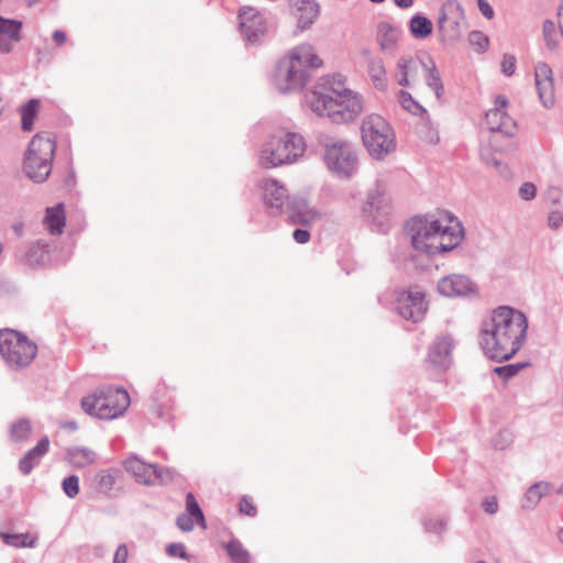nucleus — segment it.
I'll return each instance as SVG.
<instances>
[{"label":"nucleus","mask_w":563,"mask_h":563,"mask_svg":"<svg viewBox=\"0 0 563 563\" xmlns=\"http://www.w3.org/2000/svg\"><path fill=\"white\" fill-rule=\"evenodd\" d=\"M528 331L525 313L509 306H499L482 322L478 343L488 358L508 361L522 347Z\"/></svg>","instance_id":"1"},{"label":"nucleus","mask_w":563,"mask_h":563,"mask_svg":"<svg viewBox=\"0 0 563 563\" xmlns=\"http://www.w3.org/2000/svg\"><path fill=\"white\" fill-rule=\"evenodd\" d=\"M306 101L317 115L335 123L350 122L364 110L362 95L350 89L340 74L320 78L307 93Z\"/></svg>","instance_id":"2"},{"label":"nucleus","mask_w":563,"mask_h":563,"mask_svg":"<svg viewBox=\"0 0 563 563\" xmlns=\"http://www.w3.org/2000/svg\"><path fill=\"white\" fill-rule=\"evenodd\" d=\"M407 232L413 249L428 255L450 252L464 239L462 223L450 212L415 217L408 221Z\"/></svg>","instance_id":"3"},{"label":"nucleus","mask_w":563,"mask_h":563,"mask_svg":"<svg viewBox=\"0 0 563 563\" xmlns=\"http://www.w3.org/2000/svg\"><path fill=\"white\" fill-rule=\"evenodd\" d=\"M322 65L323 60L318 55L316 46L302 42L288 49L278 60L274 85L282 93L300 91L310 81L313 70Z\"/></svg>","instance_id":"4"},{"label":"nucleus","mask_w":563,"mask_h":563,"mask_svg":"<svg viewBox=\"0 0 563 563\" xmlns=\"http://www.w3.org/2000/svg\"><path fill=\"white\" fill-rule=\"evenodd\" d=\"M361 139L371 157L384 161L396 152L397 139L393 126L377 113L367 114L361 123Z\"/></svg>","instance_id":"5"},{"label":"nucleus","mask_w":563,"mask_h":563,"mask_svg":"<svg viewBox=\"0 0 563 563\" xmlns=\"http://www.w3.org/2000/svg\"><path fill=\"white\" fill-rule=\"evenodd\" d=\"M306 151V143L297 133H285L271 136L262 146L258 164L264 168H275L292 164Z\"/></svg>","instance_id":"6"},{"label":"nucleus","mask_w":563,"mask_h":563,"mask_svg":"<svg viewBox=\"0 0 563 563\" xmlns=\"http://www.w3.org/2000/svg\"><path fill=\"white\" fill-rule=\"evenodd\" d=\"M130 405V397L122 388L104 387L81 400V407L90 416L103 420L121 416Z\"/></svg>","instance_id":"7"},{"label":"nucleus","mask_w":563,"mask_h":563,"mask_svg":"<svg viewBox=\"0 0 563 563\" xmlns=\"http://www.w3.org/2000/svg\"><path fill=\"white\" fill-rule=\"evenodd\" d=\"M55 140L48 134H36L30 142L24 158V170L30 179L43 183L52 172Z\"/></svg>","instance_id":"8"},{"label":"nucleus","mask_w":563,"mask_h":563,"mask_svg":"<svg viewBox=\"0 0 563 563\" xmlns=\"http://www.w3.org/2000/svg\"><path fill=\"white\" fill-rule=\"evenodd\" d=\"M36 352V344L24 334L10 329L0 331V354L10 367L27 366Z\"/></svg>","instance_id":"9"},{"label":"nucleus","mask_w":563,"mask_h":563,"mask_svg":"<svg viewBox=\"0 0 563 563\" xmlns=\"http://www.w3.org/2000/svg\"><path fill=\"white\" fill-rule=\"evenodd\" d=\"M324 163L331 173L342 178L351 177L357 169L355 150L351 143L343 140L325 144Z\"/></svg>","instance_id":"10"},{"label":"nucleus","mask_w":563,"mask_h":563,"mask_svg":"<svg viewBox=\"0 0 563 563\" xmlns=\"http://www.w3.org/2000/svg\"><path fill=\"white\" fill-rule=\"evenodd\" d=\"M437 24L443 42H457L462 37L465 24V14L461 3L456 0L444 1L439 9Z\"/></svg>","instance_id":"11"},{"label":"nucleus","mask_w":563,"mask_h":563,"mask_svg":"<svg viewBox=\"0 0 563 563\" xmlns=\"http://www.w3.org/2000/svg\"><path fill=\"white\" fill-rule=\"evenodd\" d=\"M124 467L137 483L144 485L167 484L175 477V472L172 468L145 463L136 456L129 457L124 462Z\"/></svg>","instance_id":"12"},{"label":"nucleus","mask_w":563,"mask_h":563,"mask_svg":"<svg viewBox=\"0 0 563 563\" xmlns=\"http://www.w3.org/2000/svg\"><path fill=\"white\" fill-rule=\"evenodd\" d=\"M394 309L401 318L416 323L424 318L428 302L423 292L418 289H409L397 294Z\"/></svg>","instance_id":"13"},{"label":"nucleus","mask_w":563,"mask_h":563,"mask_svg":"<svg viewBox=\"0 0 563 563\" xmlns=\"http://www.w3.org/2000/svg\"><path fill=\"white\" fill-rule=\"evenodd\" d=\"M508 104V99L503 95H498L495 98L494 108L486 112V123L493 132L496 131L514 136L517 132V124L507 113Z\"/></svg>","instance_id":"14"},{"label":"nucleus","mask_w":563,"mask_h":563,"mask_svg":"<svg viewBox=\"0 0 563 563\" xmlns=\"http://www.w3.org/2000/svg\"><path fill=\"white\" fill-rule=\"evenodd\" d=\"M426 64L427 62L418 56H401L395 64L393 78L401 87L413 88Z\"/></svg>","instance_id":"15"},{"label":"nucleus","mask_w":563,"mask_h":563,"mask_svg":"<svg viewBox=\"0 0 563 563\" xmlns=\"http://www.w3.org/2000/svg\"><path fill=\"white\" fill-rule=\"evenodd\" d=\"M289 9L299 33L310 30L321 14V5L317 0H289Z\"/></svg>","instance_id":"16"},{"label":"nucleus","mask_w":563,"mask_h":563,"mask_svg":"<svg viewBox=\"0 0 563 563\" xmlns=\"http://www.w3.org/2000/svg\"><path fill=\"white\" fill-rule=\"evenodd\" d=\"M534 82L539 99L547 109L555 104V89L553 71L547 63H538L534 66Z\"/></svg>","instance_id":"17"},{"label":"nucleus","mask_w":563,"mask_h":563,"mask_svg":"<svg viewBox=\"0 0 563 563\" xmlns=\"http://www.w3.org/2000/svg\"><path fill=\"white\" fill-rule=\"evenodd\" d=\"M240 29L247 41H254L266 31V20L257 9L243 7L239 12Z\"/></svg>","instance_id":"18"},{"label":"nucleus","mask_w":563,"mask_h":563,"mask_svg":"<svg viewBox=\"0 0 563 563\" xmlns=\"http://www.w3.org/2000/svg\"><path fill=\"white\" fill-rule=\"evenodd\" d=\"M258 187L264 205L274 211H280L288 200V190L286 187L274 178L261 180Z\"/></svg>","instance_id":"19"},{"label":"nucleus","mask_w":563,"mask_h":563,"mask_svg":"<svg viewBox=\"0 0 563 563\" xmlns=\"http://www.w3.org/2000/svg\"><path fill=\"white\" fill-rule=\"evenodd\" d=\"M454 341L451 335H439L430 346L428 362L435 367L446 368L451 364V353Z\"/></svg>","instance_id":"20"},{"label":"nucleus","mask_w":563,"mask_h":563,"mask_svg":"<svg viewBox=\"0 0 563 563\" xmlns=\"http://www.w3.org/2000/svg\"><path fill=\"white\" fill-rule=\"evenodd\" d=\"M23 23L13 19L0 16V53L9 54L21 41V30Z\"/></svg>","instance_id":"21"},{"label":"nucleus","mask_w":563,"mask_h":563,"mask_svg":"<svg viewBox=\"0 0 563 563\" xmlns=\"http://www.w3.org/2000/svg\"><path fill=\"white\" fill-rule=\"evenodd\" d=\"M400 35L401 32L398 27L387 22L379 23L376 32V42L379 49L385 54L394 56L398 51Z\"/></svg>","instance_id":"22"},{"label":"nucleus","mask_w":563,"mask_h":563,"mask_svg":"<svg viewBox=\"0 0 563 563\" xmlns=\"http://www.w3.org/2000/svg\"><path fill=\"white\" fill-rule=\"evenodd\" d=\"M388 197L386 186L382 183H376L375 186L368 191L366 202L363 211L368 216H376L384 211L388 206Z\"/></svg>","instance_id":"23"},{"label":"nucleus","mask_w":563,"mask_h":563,"mask_svg":"<svg viewBox=\"0 0 563 563\" xmlns=\"http://www.w3.org/2000/svg\"><path fill=\"white\" fill-rule=\"evenodd\" d=\"M49 440L47 437L42 438L37 444L29 450L19 462V468L24 475H29L32 470L40 463L42 457L48 452Z\"/></svg>","instance_id":"24"},{"label":"nucleus","mask_w":563,"mask_h":563,"mask_svg":"<svg viewBox=\"0 0 563 563\" xmlns=\"http://www.w3.org/2000/svg\"><path fill=\"white\" fill-rule=\"evenodd\" d=\"M23 261L33 268L46 265L49 262L48 244L42 240L32 243L25 251Z\"/></svg>","instance_id":"25"},{"label":"nucleus","mask_w":563,"mask_h":563,"mask_svg":"<svg viewBox=\"0 0 563 563\" xmlns=\"http://www.w3.org/2000/svg\"><path fill=\"white\" fill-rule=\"evenodd\" d=\"M66 222L65 209L63 203L46 209L44 217L45 229L53 235L63 233Z\"/></svg>","instance_id":"26"},{"label":"nucleus","mask_w":563,"mask_h":563,"mask_svg":"<svg viewBox=\"0 0 563 563\" xmlns=\"http://www.w3.org/2000/svg\"><path fill=\"white\" fill-rule=\"evenodd\" d=\"M437 289L448 298H474L478 295L476 284H437Z\"/></svg>","instance_id":"27"},{"label":"nucleus","mask_w":563,"mask_h":563,"mask_svg":"<svg viewBox=\"0 0 563 563\" xmlns=\"http://www.w3.org/2000/svg\"><path fill=\"white\" fill-rule=\"evenodd\" d=\"M367 74L377 90H385L388 85L387 71L384 60L378 56H372L367 60Z\"/></svg>","instance_id":"28"},{"label":"nucleus","mask_w":563,"mask_h":563,"mask_svg":"<svg viewBox=\"0 0 563 563\" xmlns=\"http://www.w3.org/2000/svg\"><path fill=\"white\" fill-rule=\"evenodd\" d=\"M68 462L76 468H82L91 465L96 461V453L84 446H75L67 450Z\"/></svg>","instance_id":"29"},{"label":"nucleus","mask_w":563,"mask_h":563,"mask_svg":"<svg viewBox=\"0 0 563 563\" xmlns=\"http://www.w3.org/2000/svg\"><path fill=\"white\" fill-rule=\"evenodd\" d=\"M422 73L428 87H430L434 91L437 99L441 100L444 93V87L440 73L432 58H428L426 68H423Z\"/></svg>","instance_id":"30"},{"label":"nucleus","mask_w":563,"mask_h":563,"mask_svg":"<svg viewBox=\"0 0 563 563\" xmlns=\"http://www.w3.org/2000/svg\"><path fill=\"white\" fill-rule=\"evenodd\" d=\"M551 484L547 482H539L530 486L522 499V508L534 509L542 497L549 494Z\"/></svg>","instance_id":"31"},{"label":"nucleus","mask_w":563,"mask_h":563,"mask_svg":"<svg viewBox=\"0 0 563 563\" xmlns=\"http://www.w3.org/2000/svg\"><path fill=\"white\" fill-rule=\"evenodd\" d=\"M409 30L415 38H426L433 30V24L428 18L416 14L409 21Z\"/></svg>","instance_id":"32"},{"label":"nucleus","mask_w":563,"mask_h":563,"mask_svg":"<svg viewBox=\"0 0 563 563\" xmlns=\"http://www.w3.org/2000/svg\"><path fill=\"white\" fill-rule=\"evenodd\" d=\"M224 548L232 563H251V556L242 543L238 540H231Z\"/></svg>","instance_id":"33"},{"label":"nucleus","mask_w":563,"mask_h":563,"mask_svg":"<svg viewBox=\"0 0 563 563\" xmlns=\"http://www.w3.org/2000/svg\"><path fill=\"white\" fill-rule=\"evenodd\" d=\"M40 102L37 99H31L27 103L21 107L22 129L31 131L33 129L34 119L37 114Z\"/></svg>","instance_id":"34"},{"label":"nucleus","mask_w":563,"mask_h":563,"mask_svg":"<svg viewBox=\"0 0 563 563\" xmlns=\"http://www.w3.org/2000/svg\"><path fill=\"white\" fill-rule=\"evenodd\" d=\"M3 542L11 547H34L35 539L31 538L30 534H15V533H1L0 534Z\"/></svg>","instance_id":"35"},{"label":"nucleus","mask_w":563,"mask_h":563,"mask_svg":"<svg viewBox=\"0 0 563 563\" xmlns=\"http://www.w3.org/2000/svg\"><path fill=\"white\" fill-rule=\"evenodd\" d=\"M543 38L550 51H555L559 46L556 25L552 20H545L542 27Z\"/></svg>","instance_id":"36"},{"label":"nucleus","mask_w":563,"mask_h":563,"mask_svg":"<svg viewBox=\"0 0 563 563\" xmlns=\"http://www.w3.org/2000/svg\"><path fill=\"white\" fill-rule=\"evenodd\" d=\"M32 427L27 419H20L11 426V439L14 441H22L29 438Z\"/></svg>","instance_id":"37"},{"label":"nucleus","mask_w":563,"mask_h":563,"mask_svg":"<svg viewBox=\"0 0 563 563\" xmlns=\"http://www.w3.org/2000/svg\"><path fill=\"white\" fill-rule=\"evenodd\" d=\"M186 509L188 516L194 517L199 526L206 528L205 516L192 493H188L186 496Z\"/></svg>","instance_id":"38"},{"label":"nucleus","mask_w":563,"mask_h":563,"mask_svg":"<svg viewBox=\"0 0 563 563\" xmlns=\"http://www.w3.org/2000/svg\"><path fill=\"white\" fill-rule=\"evenodd\" d=\"M398 102L405 110L412 114H421L426 111L409 92L404 90L398 93Z\"/></svg>","instance_id":"39"},{"label":"nucleus","mask_w":563,"mask_h":563,"mask_svg":"<svg viewBox=\"0 0 563 563\" xmlns=\"http://www.w3.org/2000/svg\"><path fill=\"white\" fill-rule=\"evenodd\" d=\"M97 483L101 493H109L115 484V474L111 471H101L97 475Z\"/></svg>","instance_id":"40"},{"label":"nucleus","mask_w":563,"mask_h":563,"mask_svg":"<svg viewBox=\"0 0 563 563\" xmlns=\"http://www.w3.org/2000/svg\"><path fill=\"white\" fill-rule=\"evenodd\" d=\"M62 487L67 497L75 498L79 494V477L77 475L65 477Z\"/></svg>","instance_id":"41"},{"label":"nucleus","mask_w":563,"mask_h":563,"mask_svg":"<svg viewBox=\"0 0 563 563\" xmlns=\"http://www.w3.org/2000/svg\"><path fill=\"white\" fill-rule=\"evenodd\" d=\"M468 43L476 49L484 52L488 47V37L481 31H472L468 34Z\"/></svg>","instance_id":"42"},{"label":"nucleus","mask_w":563,"mask_h":563,"mask_svg":"<svg viewBox=\"0 0 563 563\" xmlns=\"http://www.w3.org/2000/svg\"><path fill=\"white\" fill-rule=\"evenodd\" d=\"M317 218V213L312 210H303V211H297L292 210L291 219L294 222L302 224V225H309L311 224Z\"/></svg>","instance_id":"43"},{"label":"nucleus","mask_w":563,"mask_h":563,"mask_svg":"<svg viewBox=\"0 0 563 563\" xmlns=\"http://www.w3.org/2000/svg\"><path fill=\"white\" fill-rule=\"evenodd\" d=\"M523 367V364H509L496 367L494 372L504 379H509L517 375L519 371Z\"/></svg>","instance_id":"44"},{"label":"nucleus","mask_w":563,"mask_h":563,"mask_svg":"<svg viewBox=\"0 0 563 563\" xmlns=\"http://www.w3.org/2000/svg\"><path fill=\"white\" fill-rule=\"evenodd\" d=\"M481 157L483 158V161L487 164V165H494V167L496 168V170L503 176V177H507L509 176L510 172H509V168L506 164H504L503 162L496 159V158H490L488 155H486V152L485 150H482L481 151Z\"/></svg>","instance_id":"45"},{"label":"nucleus","mask_w":563,"mask_h":563,"mask_svg":"<svg viewBox=\"0 0 563 563\" xmlns=\"http://www.w3.org/2000/svg\"><path fill=\"white\" fill-rule=\"evenodd\" d=\"M519 195L523 200H532L537 195V187L534 184L527 181L519 188Z\"/></svg>","instance_id":"46"},{"label":"nucleus","mask_w":563,"mask_h":563,"mask_svg":"<svg viewBox=\"0 0 563 563\" xmlns=\"http://www.w3.org/2000/svg\"><path fill=\"white\" fill-rule=\"evenodd\" d=\"M166 553L170 556H179L181 559H187V552L181 543H170L166 548Z\"/></svg>","instance_id":"47"},{"label":"nucleus","mask_w":563,"mask_h":563,"mask_svg":"<svg viewBox=\"0 0 563 563\" xmlns=\"http://www.w3.org/2000/svg\"><path fill=\"white\" fill-rule=\"evenodd\" d=\"M516 69V59L514 56L505 55L501 62V71L506 76H511Z\"/></svg>","instance_id":"48"},{"label":"nucleus","mask_w":563,"mask_h":563,"mask_svg":"<svg viewBox=\"0 0 563 563\" xmlns=\"http://www.w3.org/2000/svg\"><path fill=\"white\" fill-rule=\"evenodd\" d=\"M446 526V521L443 518L430 519L424 523V527L430 532H440Z\"/></svg>","instance_id":"49"},{"label":"nucleus","mask_w":563,"mask_h":563,"mask_svg":"<svg viewBox=\"0 0 563 563\" xmlns=\"http://www.w3.org/2000/svg\"><path fill=\"white\" fill-rule=\"evenodd\" d=\"M177 526L183 531H191L194 529V517L186 514L178 516Z\"/></svg>","instance_id":"50"},{"label":"nucleus","mask_w":563,"mask_h":563,"mask_svg":"<svg viewBox=\"0 0 563 563\" xmlns=\"http://www.w3.org/2000/svg\"><path fill=\"white\" fill-rule=\"evenodd\" d=\"M563 223V213L561 211H552L548 217V224L552 229H559Z\"/></svg>","instance_id":"51"},{"label":"nucleus","mask_w":563,"mask_h":563,"mask_svg":"<svg viewBox=\"0 0 563 563\" xmlns=\"http://www.w3.org/2000/svg\"><path fill=\"white\" fill-rule=\"evenodd\" d=\"M477 7L481 13L488 20L495 15L493 7L486 0H477Z\"/></svg>","instance_id":"52"},{"label":"nucleus","mask_w":563,"mask_h":563,"mask_svg":"<svg viewBox=\"0 0 563 563\" xmlns=\"http://www.w3.org/2000/svg\"><path fill=\"white\" fill-rule=\"evenodd\" d=\"M240 511L242 514L253 517L256 514V508L254 507V505L252 504V501L250 499L243 498L240 501Z\"/></svg>","instance_id":"53"},{"label":"nucleus","mask_w":563,"mask_h":563,"mask_svg":"<svg viewBox=\"0 0 563 563\" xmlns=\"http://www.w3.org/2000/svg\"><path fill=\"white\" fill-rule=\"evenodd\" d=\"M128 559V548L125 544H120L113 556V563H125Z\"/></svg>","instance_id":"54"},{"label":"nucleus","mask_w":563,"mask_h":563,"mask_svg":"<svg viewBox=\"0 0 563 563\" xmlns=\"http://www.w3.org/2000/svg\"><path fill=\"white\" fill-rule=\"evenodd\" d=\"M511 441V435L509 432L504 431L498 434V438L494 441V445L497 449H505L506 445Z\"/></svg>","instance_id":"55"},{"label":"nucleus","mask_w":563,"mask_h":563,"mask_svg":"<svg viewBox=\"0 0 563 563\" xmlns=\"http://www.w3.org/2000/svg\"><path fill=\"white\" fill-rule=\"evenodd\" d=\"M294 240L299 244H305L310 240V233L307 230L296 229L292 233Z\"/></svg>","instance_id":"56"},{"label":"nucleus","mask_w":563,"mask_h":563,"mask_svg":"<svg viewBox=\"0 0 563 563\" xmlns=\"http://www.w3.org/2000/svg\"><path fill=\"white\" fill-rule=\"evenodd\" d=\"M483 507L484 510L489 515H494L498 511V503L494 497L485 499L483 503Z\"/></svg>","instance_id":"57"},{"label":"nucleus","mask_w":563,"mask_h":563,"mask_svg":"<svg viewBox=\"0 0 563 563\" xmlns=\"http://www.w3.org/2000/svg\"><path fill=\"white\" fill-rule=\"evenodd\" d=\"M53 40L56 44L62 45L66 41V33L63 31H55L53 33Z\"/></svg>","instance_id":"58"},{"label":"nucleus","mask_w":563,"mask_h":563,"mask_svg":"<svg viewBox=\"0 0 563 563\" xmlns=\"http://www.w3.org/2000/svg\"><path fill=\"white\" fill-rule=\"evenodd\" d=\"M394 2L400 9H408L413 5V0H394Z\"/></svg>","instance_id":"59"},{"label":"nucleus","mask_w":563,"mask_h":563,"mask_svg":"<svg viewBox=\"0 0 563 563\" xmlns=\"http://www.w3.org/2000/svg\"><path fill=\"white\" fill-rule=\"evenodd\" d=\"M464 277L462 275H456V274H452V275H448V276H444L441 282H444V283H448V282H455L456 279H463Z\"/></svg>","instance_id":"60"},{"label":"nucleus","mask_w":563,"mask_h":563,"mask_svg":"<svg viewBox=\"0 0 563 563\" xmlns=\"http://www.w3.org/2000/svg\"><path fill=\"white\" fill-rule=\"evenodd\" d=\"M427 141H428L429 143H433V144H434V143H438V141H439V135H438V133H437L435 131H430V132H429V135L427 136Z\"/></svg>","instance_id":"61"},{"label":"nucleus","mask_w":563,"mask_h":563,"mask_svg":"<svg viewBox=\"0 0 563 563\" xmlns=\"http://www.w3.org/2000/svg\"><path fill=\"white\" fill-rule=\"evenodd\" d=\"M12 229L14 230V232L18 235H21V233L23 231V224L22 223H15V224L12 225Z\"/></svg>","instance_id":"62"},{"label":"nucleus","mask_w":563,"mask_h":563,"mask_svg":"<svg viewBox=\"0 0 563 563\" xmlns=\"http://www.w3.org/2000/svg\"><path fill=\"white\" fill-rule=\"evenodd\" d=\"M558 538L561 542H563V528L559 530Z\"/></svg>","instance_id":"63"},{"label":"nucleus","mask_w":563,"mask_h":563,"mask_svg":"<svg viewBox=\"0 0 563 563\" xmlns=\"http://www.w3.org/2000/svg\"><path fill=\"white\" fill-rule=\"evenodd\" d=\"M556 494L563 495V484L556 489Z\"/></svg>","instance_id":"64"}]
</instances>
